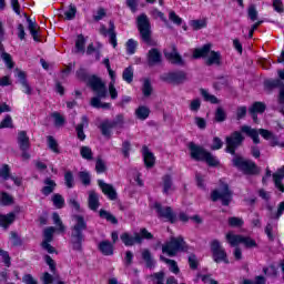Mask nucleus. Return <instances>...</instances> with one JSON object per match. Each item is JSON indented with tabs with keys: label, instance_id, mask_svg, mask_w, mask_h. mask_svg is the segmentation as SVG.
Listing matches in <instances>:
<instances>
[{
	"label": "nucleus",
	"instance_id": "obj_1",
	"mask_svg": "<svg viewBox=\"0 0 284 284\" xmlns=\"http://www.w3.org/2000/svg\"><path fill=\"white\" fill-rule=\"evenodd\" d=\"M72 207L77 210L78 214L73 215V232H72V247L73 250H81V243H83V232L88 230V222L81 205L77 201H72Z\"/></svg>",
	"mask_w": 284,
	"mask_h": 284
},
{
	"label": "nucleus",
	"instance_id": "obj_2",
	"mask_svg": "<svg viewBox=\"0 0 284 284\" xmlns=\"http://www.w3.org/2000/svg\"><path fill=\"white\" fill-rule=\"evenodd\" d=\"M89 85L97 94V97L91 99L92 108H102V110H110L112 104L101 102V99H105V97H108V89L105 88V83H103V81L100 80V78H98L97 75H92V78L89 79Z\"/></svg>",
	"mask_w": 284,
	"mask_h": 284
},
{
	"label": "nucleus",
	"instance_id": "obj_3",
	"mask_svg": "<svg viewBox=\"0 0 284 284\" xmlns=\"http://www.w3.org/2000/svg\"><path fill=\"white\" fill-rule=\"evenodd\" d=\"M193 59H205L207 65H221V52L212 51L211 44H204L193 51Z\"/></svg>",
	"mask_w": 284,
	"mask_h": 284
},
{
	"label": "nucleus",
	"instance_id": "obj_4",
	"mask_svg": "<svg viewBox=\"0 0 284 284\" xmlns=\"http://www.w3.org/2000/svg\"><path fill=\"white\" fill-rule=\"evenodd\" d=\"M189 150L191 151V158L194 159V161H205L207 165H211L212 168L219 165V159H216V156L205 151L202 146L194 144V142L189 144Z\"/></svg>",
	"mask_w": 284,
	"mask_h": 284
},
{
	"label": "nucleus",
	"instance_id": "obj_5",
	"mask_svg": "<svg viewBox=\"0 0 284 284\" xmlns=\"http://www.w3.org/2000/svg\"><path fill=\"white\" fill-rule=\"evenodd\" d=\"M162 252L169 256H176L179 252H187V243H185L183 236L171 237L162 245Z\"/></svg>",
	"mask_w": 284,
	"mask_h": 284
},
{
	"label": "nucleus",
	"instance_id": "obj_6",
	"mask_svg": "<svg viewBox=\"0 0 284 284\" xmlns=\"http://www.w3.org/2000/svg\"><path fill=\"white\" fill-rule=\"evenodd\" d=\"M138 30L143 43H146V45H156V42L152 40V27L150 26L148 16L141 14L138 17Z\"/></svg>",
	"mask_w": 284,
	"mask_h": 284
},
{
	"label": "nucleus",
	"instance_id": "obj_7",
	"mask_svg": "<svg viewBox=\"0 0 284 284\" xmlns=\"http://www.w3.org/2000/svg\"><path fill=\"white\" fill-rule=\"evenodd\" d=\"M241 132H243L244 134H246V136H250L253 140V143L258 144L261 143V139L258 138V134H261V136H263V139H265L266 141L270 140H274V133H272V131L265 130V129H253L250 125H243L241 126Z\"/></svg>",
	"mask_w": 284,
	"mask_h": 284
},
{
	"label": "nucleus",
	"instance_id": "obj_8",
	"mask_svg": "<svg viewBox=\"0 0 284 284\" xmlns=\"http://www.w3.org/2000/svg\"><path fill=\"white\" fill-rule=\"evenodd\" d=\"M211 252L212 258L214 263H225L226 265L230 264V260L227 258V252L219 240H213L211 242Z\"/></svg>",
	"mask_w": 284,
	"mask_h": 284
},
{
	"label": "nucleus",
	"instance_id": "obj_9",
	"mask_svg": "<svg viewBox=\"0 0 284 284\" xmlns=\"http://www.w3.org/2000/svg\"><path fill=\"white\" fill-rule=\"evenodd\" d=\"M233 165L244 172V174H258V168L256 163L250 160H245L239 155L233 159Z\"/></svg>",
	"mask_w": 284,
	"mask_h": 284
},
{
	"label": "nucleus",
	"instance_id": "obj_10",
	"mask_svg": "<svg viewBox=\"0 0 284 284\" xmlns=\"http://www.w3.org/2000/svg\"><path fill=\"white\" fill-rule=\"evenodd\" d=\"M245 138L240 131H234L230 136H226V152L229 154L235 155L236 149L243 145Z\"/></svg>",
	"mask_w": 284,
	"mask_h": 284
},
{
	"label": "nucleus",
	"instance_id": "obj_11",
	"mask_svg": "<svg viewBox=\"0 0 284 284\" xmlns=\"http://www.w3.org/2000/svg\"><path fill=\"white\" fill-rule=\"evenodd\" d=\"M219 199L222 201V205H230L232 202V191H230V186H227V184H223L220 191L214 190L211 193V200L213 202L219 201Z\"/></svg>",
	"mask_w": 284,
	"mask_h": 284
},
{
	"label": "nucleus",
	"instance_id": "obj_12",
	"mask_svg": "<svg viewBox=\"0 0 284 284\" xmlns=\"http://www.w3.org/2000/svg\"><path fill=\"white\" fill-rule=\"evenodd\" d=\"M154 209L156 210L158 216L160 219H165L169 223H176V213L172 211V207H163L161 204L155 203Z\"/></svg>",
	"mask_w": 284,
	"mask_h": 284
},
{
	"label": "nucleus",
	"instance_id": "obj_13",
	"mask_svg": "<svg viewBox=\"0 0 284 284\" xmlns=\"http://www.w3.org/2000/svg\"><path fill=\"white\" fill-rule=\"evenodd\" d=\"M186 79L187 75L183 71H174L161 75L162 81H165L166 83H173L175 85L183 83Z\"/></svg>",
	"mask_w": 284,
	"mask_h": 284
},
{
	"label": "nucleus",
	"instance_id": "obj_14",
	"mask_svg": "<svg viewBox=\"0 0 284 284\" xmlns=\"http://www.w3.org/2000/svg\"><path fill=\"white\" fill-rule=\"evenodd\" d=\"M114 21H110L109 22V30L108 28H105L104 24H102L100 27V34H102L103 37H108L109 34V42L111 43V45H113V48H116L118 42H116V32L114 31Z\"/></svg>",
	"mask_w": 284,
	"mask_h": 284
},
{
	"label": "nucleus",
	"instance_id": "obj_15",
	"mask_svg": "<svg viewBox=\"0 0 284 284\" xmlns=\"http://www.w3.org/2000/svg\"><path fill=\"white\" fill-rule=\"evenodd\" d=\"M24 18L27 19L28 30H29L33 41H36V43H41V38H39L40 27L37 23V20H32V18H30V16H28V13H24Z\"/></svg>",
	"mask_w": 284,
	"mask_h": 284
},
{
	"label": "nucleus",
	"instance_id": "obj_16",
	"mask_svg": "<svg viewBox=\"0 0 284 284\" xmlns=\"http://www.w3.org/2000/svg\"><path fill=\"white\" fill-rule=\"evenodd\" d=\"M120 239L126 247H132L135 243L139 245L143 243V237H141L139 233H134V235H131L130 233H122Z\"/></svg>",
	"mask_w": 284,
	"mask_h": 284
},
{
	"label": "nucleus",
	"instance_id": "obj_17",
	"mask_svg": "<svg viewBox=\"0 0 284 284\" xmlns=\"http://www.w3.org/2000/svg\"><path fill=\"white\" fill-rule=\"evenodd\" d=\"M99 187L102 190L103 194L110 199V201H116V190H114V186L112 184L105 183L103 180L98 181Z\"/></svg>",
	"mask_w": 284,
	"mask_h": 284
},
{
	"label": "nucleus",
	"instance_id": "obj_18",
	"mask_svg": "<svg viewBox=\"0 0 284 284\" xmlns=\"http://www.w3.org/2000/svg\"><path fill=\"white\" fill-rule=\"evenodd\" d=\"M146 59H148V64L150 67L159 65V63H161V61H163V55L161 54V51L159 49L153 48V49L149 50V52L146 54Z\"/></svg>",
	"mask_w": 284,
	"mask_h": 284
},
{
	"label": "nucleus",
	"instance_id": "obj_19",
	"mask_svg": "<svg viewBox=\"0 0 284 284\" xmlns=\"http://www.w3.org/2000/svg\"><path fill=\"white\" fill-rule=\"evenodd\" d=\"M18 79L19 83L22 85L23 94H32V87H30V83L28 82V74L26 71H18Z\"/></svg>",
	"mask_w": 284,
	"mask_h": 284
},
{
	"label": "nucleus",
	"instance_id": "obj_20",
	"mask_svg": "<svg viewBox=\"0 0 284 284\" xmlns=\"http://www.w3.org/2000/svg\"><path fill=\"white\" fill-rule=\"evenodd\" d=\"M164 57L175 65H185L183 58H181V54L176 51V47H173L172 52H165Z\"/></svg>",
	"mask_w": 284,
	"mask_h": 284
},
{
	"label": "nucleus",
	"instance_id": "obj_21",
	"mask_svg": "<svg viewBox=\"0 0 284 284\" xmlns=\"http://www.w3.org/2000/svg\"><path fill=\"white\" fill-rule=\"evenodd\" d=\"M43 184L44 186L41 189L43 196H50L57 190V182L52 178H45Z\"/></svg>",
	"mask_w": 284,
	"mask_h": 284
},
{
	"label": "nucleus",
	"instance_id": "obj_22",
	"mask_svg": "<svg viewBox=\"0 0 284 284\" xmlns=\"http://www.w3.org/2000/svg\"><path fill=\"white\" fill-rule=\"evenodd\" d=\"M283 179H284V166L277 169V171L273 173L274 185L277 190H280V192H284Z\"/></svg>",
	"mask_w": 284,
	"mask_h": 284
},
{
	"label": "nucleus",
	"instance_id": "obj_23",
	"mask_svg": "<svg viewBox=\"0 0 284 284\" xmlns=\"http://www.w3.org/2000/svg\"><path fill=\"white\" fill-rule=\"evenodd\" d=\"M17 219V215L14 212H10L8 214H1L0 213V227H3L4 230H8L14 223Z\"/></svg>",
	"mask_w": 284,
	"mask_h": 284
},
{
	"label": "nucleus",
	"instance_id": "obj_24",
	"mask_svg": "<svg viewBox=\"0 0 284 284\" xmlns=\"http://www.w3.org/2000/svg\"><path fill=\"white\" fill-rule=\"evenodd\" d=\"M98 248L103 256H112L114 254V244L110 241L100 242Z\"/></svg>",
	"mask_w": 284,
	"mask_h": 284
},
{
	"label": "nucleus",
	"instance_id": "obj_25",
	"mask_svg": "<svg viewBox=\"0 0 284 284\" xmlns=\"http://www.w3.org/2000/svg\"><path fill=\"white\" fill-rule=\"evenodd\" d=\"M58 18L60 21H72V3H70L68 7L62 6L58 10Z\"/></svg>",
	"mask_w": 284,
	"mask_h": 284
},
{
	"label": "nucleus",
	"instance_id": "obj_26",
	"mask_svg": "<svg viewBox=\"0 0 284 284\" xmlns=\"http://www.w3.org/2000/svg\"><path fill=\"white\" fill-rule=\"evenodd\" d=\"M18 145L20 150H30V136H28L27 131H20L18 133Z\"/></svg>",
	"mask_w": 284,
	"mask_h": 284
},
{
	"label": "nucleus",
	"instance_id": "obj_27",
	"mask_svg": "<svg viewBox=\"0 0 284 284\" xmlns=\"http://www.w3.org/2000/svg\"><path fill=\"white\" fill-rule=\"evenodd\" d=\"M143 159L146 168H154L156 159L154 158V153L150 152L148 146H143Z\"/></svg>",
	"mask_w": 284,
	"mask_h": 284
},
{
	"label": "nucleus",
	"instance_id": "obj_28",
	"mask_svg": "<svg viewBox=\"0 0 284 284\" xmlns=\"http://www.w3.org/2000/svg\"><path fill=\"white\" fill-rule=\"evenodd\" d=\"M162 185H163V194H170V192H174V183L172 182L171 175H164L162 178Z\"/></svg>",
	"mask_w": 284,
	"mask_h": 284
},
{
	"label": "nucleus",
	"instance_id": "obj_29",
	"mask_svg": "<svg viewBox=\"0 0 284 284\" xmlns=\"http://www.w3.org/2000/svg\"><path fill=\"white\" fill-rule=\"evenodd\" d=\"M83 128H88L87 116H82V122L75 126L77 138L80 141H85V132H83Z\"/></svg>",
	"mask_w": 284,
	"mask_h": 284
},
{
	"label": "nucleus",
	"instance_id": "obj_30",
	"mask_svg": "<svg viewBox=\"0 0 284 284\" xmlns=\"http://www.w3.org/2000/svg\"><path fill=\"white\" fill-rule=\"evenodd\" d=\"M226 241L230 244L231 247H236V245L241 244L243 242V235L234 234V233H227L226 234Z\"/></svg>",
	"mask_w": 284,
	"mask_h": 284
},
{
	"label": "nucleus",
	"instance_id": "obj_31",
	"mask_svg": "<svg viewBox=\"0 0 284 284\" xmlns=\"http://www.w3.org/2000/svg\"><path fill=\"white\" fill-rule=\"evenodd\" d=\"M75 52L78 54H85V37L79 34L75 40Z\"/></svg>",
	"mask_w": 284,
	"mask_h": 284
},
{
	"label": "nucleus",
	"instance_id": "obj_32",
	"mask_svg": "<svg viewBox=\"0 0 284 284\" xmlns=\"http://www.w3.org/2000/svg\"><path fill=\"white\" fill-rule=\"evenodd\" d=\"M100 130L103 136H106L108 139H110L112 136V130H114V126L110 121L106 120L101 123Z\"/></svg>",
	"mask_w": 284,
	"mask_h": 284
},
{
	"label": "nucleus",
	"instance_id": "obj_33",
	"mask_svg": "<svg viewBox=\"0 0 284 284\" xmlns=\"http://www.w3.org/2000/svg\"><path fill=\"white\" fill-rule=\"evenodd\" d=\"M89 207L90 210H99V194L94 191L89 192Z\"/></svg>",
	"mask_w": 284,
	"mask_h": 284
},
{
	"label": "nucleus",
	"instance_id": "obj_34",
	"mask_svg": "<svg viewBox=\"0 0 284 284\" xmlns=\"http://www.w3.org/2000/svg\"><path fill=\"white\" fill-rule=\"evenodd\" d=\"M265 90H274L276 88H283V81L281 79H270L264 81Z\"/></svg>",
	"mask_w": 284,
	"mask_h": 284
},
{
	"label": "nucleus",
	"instance_id": "obj_35",
	"mask_svg": "<svg viewBox=\"0 0 284 284\" xmlns=\"http://www.w3.org/2000/svg\"><path fill=\"white\" fill-rule=\"evenodd\" d=\"M135 116L140 121H145L150 116V108L141 105L135 110Z\"/></svg>",
	"mask_w": 284,
	"mask_h": 284
},
{
	"label": "nucleus",
	"instance_id": "obj_36",
	"mask_svg": "<svg viewBox=\"0 0 284 284\" xmlns=\"http://www.w3.org/2000/svg\"><path fill=\"white\" fill-rule=\"evenodd\" d=\"M160 261H163V263H166V265H169L170 272H172L173 274H179L180 270L176 261L166 258L163 255L160 256Z\"/></svg>",
	"mask_w": 284,
	"mask_h": 284
},
{
	"label": "nucleus",
	"instance_id": "obj_37",
	"mask_svg": "<svg viewBox=\"0 0 284 284\" xmlns=\"http://www.w3.org/2000/svg\"><path fill=\"white\" fill-rule=\"evenodd\" d=\"M54 232H57V229L54 226H49L43 232V241L42 243H52L54 241Z\"/></svg>",
	"mask_w": 284,
	"mask_h": 284
},
{
	"label": "nucleus",
	"instance_id": "obj_38",
	"mask_svg": "<svg viewBox=\"0 0 284 284\" xmlns=\"http://www.w3.org/2000/svg\"><path fill=\"white\" fill-rule=\"evenodd\" d=\"M200 94L203 97L204 101L209 102V103H220L219 98L211 94L207 90L205 89H200Z\"/></svg>",
	"mask_w": 284,
	"mask_h": 284
},
{
	"label": "nucleus",
	"instance_id": "obj_39",
	"mask_svg": "<svg viewBox=\"0 0 284 284\" xmlns=\"http://www.w3.org/2000/svg\"><path fill=\"white\" fill-rule=\"evenodd\" d=\"M190 26L193 30H203L207 28V19L191 20Z\"/></svg>",
	"mask_w": 284,
	"mask_h": 284
},
{
	"label": "nucleus",
	"instance_id": "obj_40",
	"mask_svg": "<svg viewBox=\"0 0 284 284\" xmlns=\"http://www.w3.org/2000/svg\"><path fill=\"white\" fill-rule=\"evenodd\" d=\"M51 118L54 120L55 128H63L65 125V118L61 113L55 111L51 113Z\"/></svg>",
	"mask_w": 284,
	"mask_h": 284
},
{
	"label": "nucleus",
	"instance_id": "obj_41",
	"mask_svg": "<svg viewBox=\"0 0 284 284\" xmlns=\"http://www.w3.org/2000/svg\"><path fill=\"white\" fill-rule=\"evenodd\" d=\"M100 217L105 219V221L112 223V225H116L119 223V220H116V217L112 213L105 210H100Z\"/></svg>",
	"mask_w": 284,
	"mask_h": 284
},
{
	"label": "nucleus",
	"instance_id": "obj_42",
	"mask_svg": "<svg viewBox=\"0 0 284 284\" xmlns=\"http://www.w3.org/2000/svg\"><path fill=\"white\" fill-rule=\"evenodd\" d=\"M122 79L126 83H132V81H134V69H132V67L125 68L122 73Z\"/></svg>",
	"mask_w": 284,
	"mask_h": 284
},
{
	"label": "nucleus",
	"instance_id": "obj_43",
	"mask_svg": "<svg viewBox=\"0 0 284 284\" xmlns=\"http://www.w3.org/2000/svg\"><path fill=\"white\" fill-rule=\"evenodd\" d=\"M52 201H53V205H54V207H57V210H61L65 205V200L63 199V195H61L59 193L53 194Z\"/></svg>",
	"mask_w": 284,
	"mask_h": 284
},
{
	"label": "nucleus",
	"instance_id": "obj_44",
	"mask_svg": "<svg viewBox=\"0 0 284 284\" xmlns=\"http://www.w3.org/2000/svg\"><path fill=\"white\" fill-rule=\"evenodd\" d=\"M142 258H143V261H145L146 267H149L150 270H152V267H154L155 262H154V260H152V253H150L149 250H144L142 252Z\"/></svg>",
	"mask_w": 284,
	"mask_h": 284
},
{
	"label": "nucleus",
	"instance_id": "obj_45",
	"mask_svg": "<svg viewBox=\"0 0 284 284\" xmlns=\"http://www.w3.org/2000/svg\"><path fill=\"white\" fill-rule=\"evenodd\" d=\"M265 103L263 102H255L253 103L252 108L248 109L250 114H254V112H258L260 114H263L265 112Z\"/></svg>",
	"mask_w": 284,
	"mask_h": 284
},
{
	"label": "nucleus",
	"instance_id": "obj_46",
	"mask_svg": "<svg viewBox=\"0 0 284 284\" xmlns=\"http://www.w3.org/2000/svg\"><path fill=\"white\" fill-rule=\"evenodd\" d=\"M0 57L9 70H12V68H14V61H12V55L10 53L2 52Z\"/></svg>",
	"mask_w": 284,
	"mask_h": 284
},
{
	"label": "nucleus",
	"instance_id": "obj_47",
	"mask_svg": "<svg viewBox=\"0 0 284 284\" xmlns=\"http://www.w3.org/2000/svg\"><path fill=\"white\" fill-rule=\"evenodd\" d=\"M10 240L12 241L13 247H21V245H23V240H21V236H19V233L14 231H11Z\"/></svg>",
	"mask_w": 284,
	"mask_h": 284
},
{
	"label": "nucleus",
	"instance_id": "obj_48",
	"mask_svg": "<svg viewBox=\"0 0 284 284\" xmlns=\"http://www.w3.org/2000/svg\"><path fill=\"white\" fill-rule=\"evenodd\" d=\"M1 205H12L14 203V199L12 195L8 194V192H2L0 195Z\"/></svg>",
	"mask_w": 284,
	"mask_h": 284
},
{
	"label": "nucleus",
	"instance_id": "obj_49",
	"mask_svg": "<svg viewBox=\"0 0 284 284\" xmlns=\"http://www.w3.org/2000/svg\"><path fill=\"white\" fill-rule=\"evenodd\" d=\"M0 256L2 258V263H4L7 267L12 265V257H10V253H8V251L0 247Z\"/></svg>",
	"mask_w": 284,
	"mask_h": 284
},
{
	"label": "nucleus",
	"instance_id": "obj_50",
	"mask_svg": "<svg viewBox=\"0 0 284 284\" xmlns=\"http://www.w3.org/2000/svg\"><path fill=\"white\" fill-rule=\"evenodd\" d=\"M47 141H48L49 149H51V151L54 152L55 154H59V152H60L59 151V143L57 142L54 136L49 135L47 138Z\"/></svg>",
	"mask_w": 284,
	"mask_h": 284
},
{
	"label": "nucleus",
	"instance_id": "obj_51",
	"mask_svg": "<svg viewBox=\"0 0 284 284\" xmlns=\"http://www.w3.org/2000/svg\"><path fill=\"white\" fill-rule=\"evenodd\" d=\"M138 47L139 42H136L134 39H129L126 42V53L134 54V52H136Z\"/></svg>",
	"mask_w": 284,
	"mask_h": 284
},
{
	"label": "nucleus",
	"instance_id": "obj_52",
	"mask_svg": "<svg viewBox=\"0 0 284 284\" xmlns=\"http://www.w3.org/2000/svg\"><path fill=\"white\" fill-rule=\"evenodd\" d=\"M6 128H14V124L12 122V116L10 114H7L4 119L0 122V130H3Z\"/></svg>",
	"mask_w": 284,
	"mask_h": 284
},
{
	"label": "nucleus",
	"instance_id": "obj_53",
	"mask_svg": "<svg viewBox=\"0 0 284 284\" xmlns=\"http://www.w3.org/2000/svg\"><path fill=\"white\" fill-rule=\"evenodd\" d=\"M80 154L82 159H85L87 161H92V149L90 146H82L80 150Z\"/></svg>",
	"mask_w": 284,
	"mask_h": 284
},
{
	"label": "nucleus",
	"instance_id": "obj_54",
	"mask_svg": "<svg viewBox=\"0 0 284 284\" xmlns=\"http://www.w3.org/2000/svg\"><path fill=\"white\" fill-rule=\"evenodd\" d=\"M53 223L59 227L60 232H65V226L63 225V222L61 221V216H59V213L54 212L52 214Z\"/></svg>",
	"mask_w": 284,
	"mask_h": 284
},
{
	"label": "nucleus",
	"instance_id": "obj_55",
	"mask_svg": "<svg viewBox=\"0 0 284 284\" xmlns=\"http://www.w3.org/2000/svg\"><path fill=\"white\" fill-rule=\"evenodd\" d=\"M44 262L49 266L50 272L52 274H55L57 273V262H54L50 255H44Z\"/></svg>",
	"mask_w": 284,
	"mask_h": 284
},
{
	"label": "nucleus",
	"instance_id": "obj_56",
	"mask_svg": "<svg viewBox=\"0 0 284 284\" xmlns=\"http://www.w3.org/2000/svg\"><path fill=\"white\" fill-rule=\"evenodd\" d=\"M247 14L251 21H256L258 19V11L256 10V6L251 4L247 9Z\"/></svg>",
	"mask_w": 284,
	"mask_h": 284
},
{
	"label": "nucleus",
	"instance_id": "obj_57",
	"mask_svg": "<svg viewBox=\"0 0 284 284\" xmlns=\"http://www.w3.org/2000/svg\"><path fill=\"white\" fill-rule=\"evenodd\" d=\"M225 119H227V115L225 114V110H223V108H217L215 112V121H217V123H223Z\"/></svg>",
	"mask_w": 284,
	"mask_h": 284
},
{
	"label": "nucleus",
	"instance_id": "obj_58",
	"mask_svg": "<svg viewBox=\"0 0 284 284\" xmlns=\"http://www.w3.org/2000/svg\"><path fill=\"white\" fill-rule=\"evenodd\" d=\"M0 176L4 181H8V179L11 178V175H10V165H8V164L2 165V168L0 169Z\"/></svg>",
	"mask_w": 284,
	"mask_h": 284
},
{
	"label": "nucleus",
	"instance_id": "obj_59",
	"mask_svg": "<svg viewBox=\"0 0 284 284\" xmlns=\"http://www.w3.org/2000/svg\"><path fill=\"white\" fill-rule=\"evenodd\" d=\"M283 212H284V201L278 204L277 212L271 214V219L278 221L281 216H283Z\"/></svg>",
	"mask_w": 284,
	"mask_h": 284
},
{
	"label": "nucleus",
	"instance_id": "obj_60",
	"mask_svg": "<svg viewBox=\"0 0 284 284\" xmlns=\"http://www.w3.org/2000/svg\"><path fill=\"white\" fill-rule=\"evenodd\" d=\"M242 243L248 248L256 247V241L250 236H242Z\"/></svg>",
	"mask_w": 284,
	"mask_h": 284
},
{
	"label": "nucleus",
	"instance_id": "obj_61",
	"mask_svg": "<svg viewBox=\"0 0 284 284\" xmlns=\"http://www.w3.org/2000/svg\"><path fill=\"white\" fill-rule=\"evenodd\" d=\"M110 123L113 128H123V123H124L123 115L122 114L116 115L113 121H110Z\"/></svg>",
	"mask_w": 284,
	"mask_h": 284
},
{
	"label": "nucleus",
	"instance_id": "obj_62",
	"mask_svg": "<svg viewBox=\"0 0 284 284\" xmlns=\"http://www.w3.org/2000/svg\"><path fill=\"white\" fill-rule=\"evenodd\" d=\"M22 283L24 284H39V281L32 276V274H24L22 276Z\"/></svg>",
	"mask_w": 284,
	"mask_h": 284
},
{
	"label": "nucleus",
	"instance_id": "obj_63",
	"mask_svg": "<svg viewBox=\"0 0 284 284\" xmlns=\"http://www.w3.org/2000/svg\"><path fill=\"white\" fill-rule=\"evenodd\" d=\"M142 92L145 97H150L152 94V84L150 83V80L144 81Z\"/></svg>",
	"mask_w": 284,
	"mask_h": 284
},
{
	"label": "nucleus",
	"instance_id": "obj_64",
	"mask_svg": "<svg viewBox=\"0 0 284 284\" xmlns=\"http://www.w3.org/2000/svg\"><path fill=\"white\" fill-rule=\"evenodd\" d=\"M42 284H52L54 283V277L49 272H44L41 277Z\"/></svg>",
	"mask_w": 284,
	"mask_h": 284
}]
</instances>
